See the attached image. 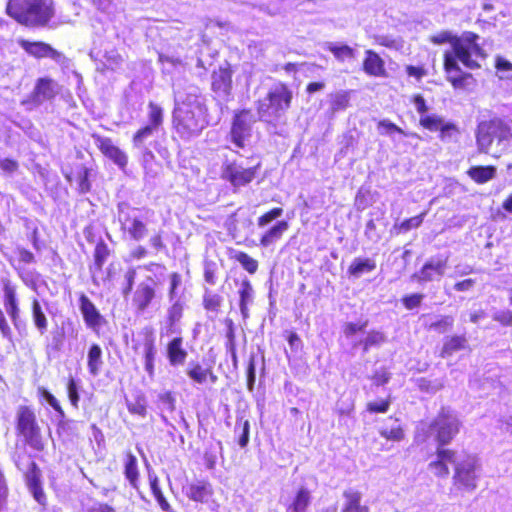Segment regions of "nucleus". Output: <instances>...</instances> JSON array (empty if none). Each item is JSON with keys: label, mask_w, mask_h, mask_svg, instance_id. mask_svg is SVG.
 Returning a JSON list of instances; mask_svg holds the SVG:
<instances>
[{"label": "nucleus", "mask_w": 512, "mask_h": 512, "mask_svg": "<svg viewBox=\"0 0 512 512\" xmlns=\"http://www.w3.org/2000/svg\"><path fill=\"white\" fill-rule=\"evenodd\" d=\"M324 48L331 52L339 62H344L356 57L355 49L346 44L326 42Z\"/></svg>", "instance_id": "7c9ffc66"}, {"label": "nucleus", "mask_w": 512, "mask_h": 512, "mask_svg": "<svg viewBox=\"0 0 512 512\" xmlns=\"http://www.w3.org/2000/svg\"><path fill=\"white\" fill-rule=\"evenodd\" d=\"M350 96L347 91H338L330 95V109L332 113L345 110L349 106Z\"/></svg>", "instance_id": "ea45409f"}, {"label": "nucleus", "mask_w": 512, "mask_h": 512, "mask_svg": "<svg viewBox=\"0 0 512 512\" xmlns=\"http://www.w3.org/2000/svg\"><path fill=\"white\" fill-rule=\"evenodd\" d=\"M183 493L192 501L205 503L213 494L210 483L197 480L183 487Z\"/></svg>", "instance_id": "412c9836"}, {"label": "nucleus", "mask_w": 512, "mask_h": 512, "mask_svg": "<svg viewBox=\"0 0 512 512\" xmlns=\"http://www.w3.org/2000/svg\"><path fill=\"white\" fill-rule=\"evenodd\" d=\"M29 470L26 473V482L29 491L33 495L34 499L41 505H45L46 496L43 492L40 482V471L37 468L35 462L30 461L28 464Z\"/></svg>", "instance_id": "4be33fe9"}, {"label": "nucleus", "mask_w": 512, "mask_h": 512, "mask_svg": "<svg viewBox=\"0 0 512 512\" xmlns=\"http://www.w3.org/2000/svg\"><path fill=\"white\" fill-rule=\"evenodd\" d=\"M283 213V209L276 207L272 210L268 211L267 213L263 214L258 218L257 225L258 227L262 228L271 223L273 220L279 218Z\"/></svg>", "instance_id": "bf43d9fd"}, {"label": "nucleus", "mask_w": 512, "mask_h": 512, "mask_svg": "<svg viewBox=\"0 0 512 512\" xmlns=\"http://www.w3.org/2000/svg\"><path fill=\"white\" fill-rule=\"evenodd\" d=\"M102 365V349L98 344H92L87 355V367L89 373L93 376H97L100 373Z\"/></svg>", "instance_id": "f704fd0d"}, {"label": "nucleus", "mask_w": 512, "mask_h": 512, "mask_svg": "<svg viewBox=\"0 0 512 512\" xmlns=\"http://www.w3.org/2000/svg\"><path fill=\"white\" fill-rule=\"evenodd\" d=\"M425 215L426 213H421L420 215L406 219L400 224H395L394 229H398L400 233H406L413 228H418L422 224Z\"/></svg>", "instance_id": "3c124183"}, {"label": "nucleus", "mask_w": 512, "mask_h": 512, "mask_svg": "<svg viewBox=\"0 0 512 512\" xmlns=\"http://www.w3.org/2000/svg\"><path fill=\"white\" fill-rule=\"evenodd\" d=\"M386 337L382 332L379 331H371L368 333L365 339L354 341L353 347L356 348L358 345L363 346V351L367 352L371 347L379 346L383 342H385Z\"/></svg>", "instance_id": "58836bf2"}, {"label": "nucleus", "mask_w": 512, "mask_h": 512, "mask_svg": "<svg viewBox=\"0 0 512 512\" xmlns=\"http://www.w3.org/2000/svg\"><path fill=\"white\" fill-rule=\"evenodd\" d=\"M89 171L87 168H81L78 172V187L80 193L84 194L90 191L91 185L89 182Z\"/></svg>", "instance_id": "338daca9"}, {"label": "nucleus", "mask_w": 512, "mask_h": 512, "mask_svg": "<svg viewBox=\"0 0 512 512\" xmlns=\"http://www.w3.org/2000/svg\"><path fill=\"white\" fill-rule=\"evenodd\" d=\"M79 308L86 326L98 333L105 323V319L85 294H81L79 298Z\"/></svg>", "instance_id": "2eb2a0df"}, {"label": "nucleus", "mask_w": 512, "mask_h": 512, "mask_svg": "<svg viewBox=\"0 0 512 512\" xmlns=\"http://www.w3.org/2000/svg\"><path fill=\"white\" fill-rule=\"evenodd\" d=\"M148 118H149V124L151 127H154L155 129L159 130L160 126L163 122V110L160 106L157 104L150 102L148 105Z\"/></svg>", "instance_id": "de8ad7c7"}, {"label": "nucleus", "mask_w": 512, "mask_h": 512, "mask_svg": "<svg viewBox=\"0 0 512 512\" xmlns=\"http://www.w3.org/2000/svg\"><path fill=\"white\" fill-rule=\"evenodd\" d=\"M212 89L220 99L227 101L231 95L232 73L228 68H220L212 75Z\"/></svg>", "instance_id": "a211bd4d"}, {"label": "nucleus", "mask_w": 512, "mask_h": 512, "mask_svg": "<svg viewBox=\"0 0 512 512\" xmlns=\"http://www.w3.org/2000/svg\"><path fill=\"white\" fill-rule=\"evenodd\" d=\"M482 474L480 459L474 454L459 455L454 465L453 485L464 492H473Z\"/></svg>", "instance_id": "0eeeda50"}, {"label": "nucleus", "mask_w": 512, "mask_h": 512, "mask_svg": "<svg viewBox=\"0 0 512 512\" xmlns=\"http://www.w3.org/2000/svg\"><path fill=\"white\" fill-rule=\"evenodd\" d=\"M466 338L464 336H452L443 345L441 356H450L456 351H459L465 347Z\"/></svg>", "instance_id": "c03bdc74"}, {"label": "nucleus", "mask_w": 512, "mask_h": 512, "mask_svg": "<svg viewBox=\"0 0 512 512\" xmlns=\"http://www.w3.org/2000/svg\"><path fill=\"white\" fill-rule=\"evenodd\" d=\"M478 39L477 34L468 31L459 37L453 36L449 31H442L431 37L434 44L451 43V50L444 54V69L447 80L455 89H465L473 79L472 74L461 70L458 62L474 70L480 68V61L486 58V53L477 42Z\"/></svg>", "instance_id": "f257e3e1"}, {"label": "nucleus", "mask_w": 512, "mask_h": 512, "mask_svg": "<svg viewBox=\"0 0 512 512\" xmlns=\"http://www.w3.org/2000/svg\"><path fill=\"white\" fill-rule=\"evenodd\" d=\"M378 132L381 135H391L394 132L407 135L400 127H398L397 125H395L394 123L387 119L381 120L378 123ZM408 135L415 138H419V136L416 133H410Z\"/></svg>", "instance_id": "603ef678"}, {"label": "nucleus", "mask_w": 512, "mask_h": 512, "mask_svg": "<svg viewBox=\"0 0 512 512\" xmlns=\"http://www.w3.org/2000/svg\"><path fill=\"white\" fill-rule=\"evenodd\" d=\"M239 296H240V311L242 314V317L244 319H247L249 317V309L248 305L253 302L254 298V290L253 287L248 279H245L242 281L240 289H239Z\"/></svg>", "instance_id": "2f4dec72"}, {"label": "nucleus", "mask_w": 512, "mask_h": 512, "mask_svg": "<svg viewBox=\"0 0 512 512\" xmlns=\"http://www.w3.org/2000/svg\"><path fill=\"white\" fill-rule=\"evenodd\" d=\"M365 55L363 61L364 72L373 77H385L387 73L383 59L373 50H366Z\"/></svg>", "instance_id": "393cba45"}, {"label": "nucleus", "mask_w": 512, "mask_h": 512, "mask_svg": "<svg viewBox=\"0 0 512 512\" xmlns=\"http://www.w3.org/2000/svg\"><path fill=\"white\" fill-rule=\"evenodd\" d=\"M182 279L178 273H172L170 275V287H169V300H181L177 294V288L181 285Z\"/></svg>", "instance_id": "0e129e2a"}, {"label": "nucleus", "mask_w": 512, "mask_h": 512, "mask_svg": "<svg viewBox=\"0 0 512 512\" xmlns=\"http://www.w3.org/2000/svg\"><path fill=\"white\" fill-rule=\"evenodd\" d=\"M3 290H4V307L6 312L11 317L12 322L16 328L19 327V307L16 298V291L13 286L10 285L9 280L2 279Z\"/></svg>", "instance_id": "5701e85b"}, {"label": "nucleus", "mask_w": 512, "mask_h": 512, "mask_svg": "<svg viewBox=\"0 0 512 512\" xmlns=\"http://www.w3.org/2000/svg\"><path fill=\"white\" fill-rule=\"evenodd\" d=\"M110 255V250L104 241L97 243L94 250V263L90 266L89 270L91 273L93 284L99 286L100 280H104L102 277V267Z\"/></svg>", "instance_id": "aec40b11"}, {"label": "nucleus", "mask_w": 512, "mask_h": 512, "mask_svg": "<svg viewBox=\"0 0 512 512\" xmlns=\"http://www.w3.org/2000/svg\"><path fill=\"white\" fill-rule=\"evenodd\" d=\"M17 431L24 437L31 448L41 451L44 448L40 427L34 411L27 406H20L17 410Z\"/></svg>", "instance_id": "1a4fd4ad"}, {"label": "nucleus", "mask_w": 512, "mask_h": 512, "mask_svg": "<svg viewBox=\"0 0 512 512\" xmlns=\"http://www.w3.org/2000/svg\"><path fill=\"white\" fill-rule=\"evenodd\" d=\"M17 42L26 53L35 58H51L63 67L69 66V59L63 53L55 50L47 43L40 41L31 42L25 39H19Z\"/></svg>", "instance_id": "9b49d317"}, {"label": "nucleus", "mask_w": 512, "mask_h": 512, "mask_svg": "<svg viewBox=\"0 0 512 512\" xmlns=\"http://www.w3.org/2000/svg\"><path fill=\"white\" fill-rule=\"evenodd\" d=\"M31 317L39 334L44 335L48 329V320L41 303L36 298L32 300Z\"/></svg>", "instance_id": "c756f323"}, {"label": "nucleus", "mask_w": 512, "mask_h": 512, "mask_svg": "<svg viewBox=\"0 0 512 512\" xmlns=\"http://www.w3.org/2000/svg\"><path fill=\"white\" fill-rule=\"evenodd\" d=\"M492 318L503 326H512V311L508 309L494 311Z\"/></svg>", "instance_id": "69168bd1"}, {"label": "nucleus", "mask_w": 512, "mask_h": 512, "mask_svg": "<svg viewBox=\"0 0 512 512\" xmlns=\"http://www.w3.org/2000/svg\"><path fill=\"white\" fill-rule=\"evenodd\" d=\"M16 270L18 272L19 277L22 279L25 285L33 290H36L40 274L34 269L25 268L21 266L16 267Z\"/></svg>", "instance_id": "a18cd8bd"}, {"label": "nucleus", "mask_w": 512, "mask_h": 512, "mask_svg": "<svg viewBox=\"0 0 512 512\" xmlns=\"http://www.w3.org/2000/svg\"><path fill=\"white\" fill-rule=\"evenodd\" d=\"M376 269V261L372 258L356 257L348 268V274L354 278H360L363 274Z\"/></svg>", "instance_id": "bb28decb"}, {"label": "nucleus", "mask_w": 512, "mask_h": 512, "mask_svg": "<svg viewBox=\"0 0 512 512\" xmlns=\"http://www.w3.org/2000/svg\"><path fill=\"white\" fill-rule=\"evenodd\" d=\"M234 432L238 435V444L245 448L249 443L250 423L247 419L238 418L235 424Z\"/></svg>", "instance_id": "a19ab883"}, {"label": "nucleus", "mask_w": 512, "mask_h": 512, "mask_svg": "<svg viewBox=\"0 0 512 512\" xmlns=\"http://www.w3.org/2000/svg\"><path fill=\"white\" fill-rule=\"evenodd\" d=\"M19 168V163L11 158L0 157V169L8 176H12Z\"/></svg>", "instance_id": "e2e57ef3"}, {"label": "nucleus", "mask_w": 512, "mask_h": 512, "mask_svg": "<svg viewBox=\"0 0 512 512\" xmlns=\"http://www.w3.org/2000/svg\"><path fill=\"white\" fill-rule=\"evenodd\" d=\"M469 176L477 183H485L496 174V168L494 166H474L468 171Z\"/></svg>", "instance_id": "e433bc0d"}, {"label": "nucleus", "mask_w": 512, "mask_h": 512, "mask_svg": "<svg viewBox=\"0 0 512 512\" xmlns=\"http://www.w3.org/2000/svg\"><path fill=\"white\" fill-rule=\"evenodd\" d=\"M67 394L71 405L77 409L80 401V395L78 392V385L72 377L69 378L67 383Z\"/></svg>", "instance_id": "13d9d810"}, {"label": "nucleus", "mask_w": 512, "mask_h": 512, "mask_svg": "<svg viewBox=\"0 0 512 512\" xmlns=\"http://www.w3.org/2000/svg\"><path fill=\"white\" fill-rule=\"evenodd\" d=\"M237 262H239L242 267L249 272L250 274H254L258 269V262L251 256H249L245 252H237L234 256Z\"/></svg>", "instance_id": "8fccbe9b"}, {"label": "nucleus", "mask_w": 512, "mask_h": 512, "mask_svg": "<svg viewBox=\"0 0 512 512\" xmlns=\"http://www.w3.org/2000/svg\"><path fill=\"white\" fill-rule=\"evenodd\" d=\"M379 434L383 438L392 441H401L404 438L403 429L397 419L393 420L391 426L382 425L379 428Z\"/></svg>", "instance_id": "4c0bfd02"}, {"label": "nucleus", "mask_w": 512, "mask_h": 512, "mask_svg": "<svg viewBox=\"0 0 512 512\" xmlns=\"http://www.w3.org/2000/svg\"><path fill=\"white\" fill-rule=\"evenodd\" d=\"M154 216V211L147 208H134L128 203L118 204V221L121 229L132 240L141 241L148 235L147 224Z\"/></svg>", "instance_id": "423d86ee"}, {"label": "nucleus", "mask_w": 512, "mask_h": 512, "mask_svg": "<svg viewBox=\"0 0 512 512\" xmlns=\"http://www.w3.org/2000/svg\"><path fill=\"white\" fill-rule=\"evenodd\" d=\"M310 502V491L305 487H301L296 493L292 503L287 507V512H306Z\"/></svg>", "instance_id": "c9c22d12"}, {"label": "nucleus", "mask_w": 512, "mask_h": 512, "mask_svg": "<svg viewBox=\"0 0 512 512\" xmlns=\"http://www.w3.org/2000/svg\"><path fill=\"white\" fill-rule=\"evenodd\" d=\"M156 287L155 279L150 276L137 285L132 303L138 312L143 313L152 304L156 298Z\"/></svg>", "instance_id": "4468645a"}, {"label": "nucleus", "mask_w": 512, "mask_h": 512, "mask_svg": "<svg viewBox=\"0 0 512 512\" xmlns=\"http://www.w3.org/2000/svg\"><path fill=\"white\" fill-rule=\"evenodd\" d=\"M257 166L244 167L236 162L227 163L222 167L221 177L234 188L249 184L256 176Z\"/></svg>", "instance_id": "f8f14e48"}, {"label": "nucleus", "mask_w": 512, "mask_h": 512, "mask_svg": "<svg viewBox=\"0 0 512 512\" xmlns=\"http://www.w3.org/2000/svg\"><path fill=\"white\" fill-rule=\"evenodd\" d=\"M448 257L442 255L430 258L421 270L412 275L413 280L420 283L440 280L447 268Z\"/></svg>", "instance_id": "ddd939ff"}, {"label": "nucleus", "mask_w": 512, "mask_h": 512, "mask_svg": "<svg viewBox=\"0 0 512 512\" xmlns=\"http://www.w3.org/2000/svg\"><path fill=\"white\" fill-rule=\"evenodd\" d=\"M174 101L173 123L177 134L183 140L199 136L208 122L206 107L198 88L189 87L187 91L175 89Z\"/></svg>", "instance_id": "f03ea898"}, {"label": "nucleus", "mask_w": 512, "mask_h": 512, "mask_svg": "<svg viewBox=\"0 0 512 512\" xmlns=\"http://www.w3.org/2000/svg\"><path fill=\"white\" fill-rule=\"evenodd\" d=\"M158 130L150 125H146L145 127L138 130L133 137V144L135 147L140 148L144 145L145 141L153 136Z\"/></svg>", "instance_id": "5fc2aeb1"}, {"label": "nucleus", "mask_w": 512, "mask_h": 512, "mask_svg": "<svg viewBox=\"0 0 512 512\" xmlns=\"http://www.w3.org/2000/svg\"><path fill=\"white\" fill-rule=\"evenodd\" d=\"M166 356L169 364L173 367L182 366L188 356V352L183 347V338L174 337L166 347Z\"/></svg>", "instance_id": "b1692460"}, {"label": "nucleus", "mask_w": 512, "mask_h": 512, "mask_svg": "<svg viewBox=\"0 0 512 512\" xmlns=\"http://www.w3.org/2000/svg\"><path fill=\"white\" fill-rule=\"evenodd\" d=\"M367 325H368L367 321H365L363 323L347 322L343 326V333L346 338H352L358 332H363L365 330V328L367 327Z\"/></svg>", "instance_id": "680f3d73"}, {"label": "nucleus", "mask_w": 512, "mask_h": 512, "mask_svg": "<svg viewBox=\"0 0 512 512\" xmlns=\"http://www.w3.org/2000/svg\"><path fill=\"white\" fill-rule=\"evenodd\" d=\"M454 324V318L449 315L441 316L437 318L434 321H431L430 323H427V326L429 330L438 332V333H445L449 331Z\"/></svg>", "instance_id": "49530a36"}, {"label": "nucleus", "mask_w": 512, "mask_h": 512, "mask_svg": "<svg viewBox=\"0 0 512 512\" xmlns=\"http://www.w3.org/2000/svg\"><path fill=\"white\" fill-rule=\"evenodd\" d=\"M424 299V295L420 293H413L406 295L402 298V303L407 310L418 308Z\"/></svg>", "instance_id": "052dcab7"}, {"label": "nucleus", "mask_w": 512, "mask_h": 512, "mask_svg": "<svg viewBox=\"0 0 512 512\" xmlns=\"http://www.w3.org/2000/svg\"><path fill=\"white\" fill-rule=\"evenodd\" d=\"M127 408L131 414H135L144 418L147 414V402L145 397L139 395L135 398L134 401H128Z\"/></svg>", "instance_id": "09e8293b"}, {"label": "nucleus", "mask_w": 512, "mask_h": 512, "mask_svg": "<svg viewBox=\"0 0 512 512\" xmlns=\"http://www.w3.org/2000/svg\"><path fill=\"white\" fill-rule=\"evenodd\" d=\"M186 373L190 379L198 384L206 382L210 368H203L199 363L190 362Z\"/></svg>", "instance_id": "79ce46f5"}, {"label": "nucleus", "mask_w": 512, "mask_h": 512, "mask_svg": "<svg viewBox=\"0 0 512 512\" xmlns=\"http://www.w3.org/2000/svg\"><path fill=\"white\" fill-rule=\"evenodd\" d=\"M59 419L57 422V432L60 436L65 437L66 439H72L73 437L78 436V422L73 419L66 418L65 413L63 415H58Z\"/></svg>", "instance_id": "72a5a7b5"}, {"label": "nucleus", "mask_w": 512, "mask_h": 512, "mask_svg": "<svg viewBox=\"0 0 512 512\" xmlns=\"http://www.w3.org/2000/svg\"><path fill=\"white\" fill-rule=\"evenodd\" d=\"M59 93L58 83L50 78H40L37 80L34 90L29 97L35 105H41L45 101H50Z\"/></svg>", "instance_id": "dca6fc26"}, {"label": "nucleus", "mask_w": 512, "mask_h": 512, "mask_svg": "<svg viewBox=\"0 0 512 512\" xmlns=\"http://www.w3.org/2000/svg\"><path fill=\"white\" fill-rule=\"evenodd\" d=\"M461 421L457 413L450 408H442L427 426V434L434 438L438 447L448 445L459 433Z\"/></svg>", "instance_id": "6e6552de"}, {"label": "nucleus", "mask_w": 512, "mask_h": 512, "mask_svg": "<svg viewBox=\"0 0 512 512\" xmlns=\"http://www.w3.org/2000/svg\"><path fill=\"white\" fill-rule=\"evenodd\" d=\"M443 123V118L435 114L421 116L420 118V124L430 131H438Z\"/></svg>", "instance_id": "6e6d98bb"}, {"label": "nucleus", "mask_w": 512, "mask_h": 512, "mask_svg": "<svg viewBox=\"0 0 512 512\" xmlns=\"http://www.w3.org/2000/svg\"><path fill=\"white\" fill-rule=\"evenodd\" d=\"M144 358H145V370L152 376L154 372V359L156 355L155 349V338L153 332L147 330L144 338Z\"/></svg>", "instance_id": "cd10ccee"}, {"label": "nucleus", "mask_w": 512, "mask_h": 512, "mask_svg": "<svg viewBox=\"0 0 512 512\" xmlns=\"http://www.w3.org/2000/svg\"><path fill=\"white\" fill-rule=\"evenodd\" d=\"M222 297L212 291H205L203 297V305L205 309L213 312H217L222 304Z\"/></svg>", "instance_id": "864d4df0"}, {"label": "nucleus", "mask_w": 512, "mask_h": 512, "mask_svg": "<svg viewBox=\"0 0 512 512\" xmlns=\"http://www.w3.org/2000/svg\"><path fill=\"white\" fill-rule=\"evenodd\" d=\"M159 407L163 411L173 412L175 410L176 399L169 391L158 395Z\"/></svg>", "instance_id": "4d7b16f0"}, {"label": "nucleus", "mask_w": 512, "mask_h": 512, "mask_svg": "<svg viewBox=\"0 0 512 512\" xmlns=\"http://www.w3.org/2000/svg\"><path fill=\"white\" fill-rule=\"evenodd\" d=\"M475 138L479 152L499 156L512 144V126L500 117L482 120L477 124Z\"/></svg>", "instance_id": "7ed1b4c3"}, {"label": "nucleus", "mask_w": 512, "mask_h": 512, "mask_svg": "<svg viewBox=\"0 0 512 512\" xmlns=\"http://www.w3.org/2000/svg\"><path fill=\"white\" fill-rule=\"evenodd\" d=\"M95 143L100 151L120 168H124L127 165V155L115 146L110 138L96 136Z\"/></svg>", "instance_id": "6ab92c4d"}, {"label": "nucleus", "mask_w": 512, "mask_h": 512, "mask_svg": "<svg viewBox=\"0 0 512 512\" xmlns=\"http://www.w3.org/2000/svg\"><path fill=\"white\" fill-rule=\"evenodd\" d=\"M170 302L172 303V305L168 309V312H167V322H168L167 334L168 335L179 333V328L177 326V323L181 319L182 313H183V303L181 300H175V301H170Z\"/></svg>", "instance_id": "c85d7f7f"}, {"label": "nucleus", "mask_w": 512, "mask_h": 512, "mask_svg": "<svg viewBox=\"0 0 512 512\" xmlns=\"http://www.w3.org/2000/svg\"><path fill=\"white\" fill-rule=\"evenodd\" d=\"M255 122L256 117L250 110H241L234 115L230 137L236 147H245L252 136V126Z\"/></svg>", "instance_id": "9d476101"}, {"label": "nucleus", "mask_w": 512, "mask_h": 512, "mask_svg": "<svg viewBox=\"0 0 512 512\" xmlns=\"http://www.w3.org/2000/svg\"><path fill=\"white\" fill-rule=\"evenodd\" d=\"M292 91L282 82L274 83L266 96L257 102L259 119L274 122L283 117L290 108Z\"/></svg>", "instance_id": "39448f33"}, {"label": "nucleus", "mask_w": 512, "mask_h": 512, "mask_svg": "<svg viewBox=\"0 0 512 512\" xmlns=\"http://www.w3.org/2000/svg\"><path fill=\"white\" fill-rule=\"evenodd\" d=\"M204 279L210 285L216 284V264L208 262L204 268Z\"/></svg>", "instance_id": "774afa93"}, {"label": "nucleus", "mask_w": 512, "mask_h": 512, "mask_svg": "<svg viewBox=\"0 0 512 512\" xmlns=\"http://www.w3.org/2000/svg\"><path fill=\"white\" fill-rule=\"evenodd\" d=\"M124 473L130 484L136 487L139 476L137 458L130 452L126 456Z\"/></svg>", "instance_id": "37998d69"}, {"label": "nucleus", "mask_w": 512, "mask_h": 512, "mask_svg": "<svg viewBox=\"0 0 512 512\" xmlns=\"http://www.w3.org/2000/svg\"><path fill=\"white\" fill-rule=\"evenodd\" d=\"M343 499L341 512H369V507L361 503V492L353 488L346 489L343 492Z\"/></svg>", "instance_id": "a878e982"}, {"label": "nucleus", "mask_w": 512, "mask_h": 512, "mask_svg": "<svg viewBox=\"0 0 512 512\" xmlns=\"http://www.w3.org/2000/svg\"><path fill=\"white\" fill-rule=\"evenodd\" d=\"M53 0H9L7 13L26 26L46 25L54 16Z\"/></svg>", "instance_id": "20e7f679"}, {"label": "nucleus", "mask_w": 512, "mask_h": 512, "mask_svg": "<svg viewBox=\"0 0 512 512\" xmlns=\"http://www.w3.org/2000/svg\"><path fill=\"white\" fill-rule=\"evenodd\" d=\"M289 228V224L287 221H279L270 229H268L265 234L260 239V244L264 247H268L277 240H279L284 232H286Z\"/></svg>", "instance_id": "473e14b6"}, {"label": "nucleus", "mask_w": 512, "mask_h": 512, "mask_svg": "<svg viewBox=\"0 0 512 512\" xmlns=\"http://www.w3.org/2000/svg\"><path fill=\"white\" fill-rule=\"evenodd\" d=\"M457 455L453 450L437 447L436 459L428 465L429 470L437 477H448V463L455 465Z\"/></svg>", "instance_id": "f3484780"}]
</instances>
